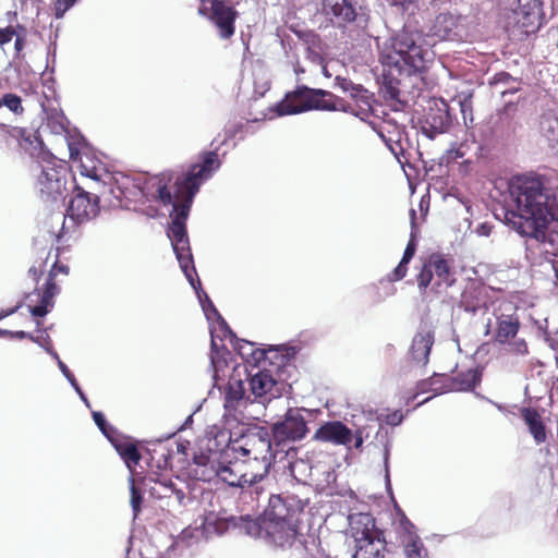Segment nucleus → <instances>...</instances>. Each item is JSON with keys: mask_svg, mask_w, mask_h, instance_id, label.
Wrapping results in <instances>:
<instances>
[{"mask_svg": "<svg viewBox=\"0 0 558 558\" xmlns=\"http://www.w3.org/2000/svg\"><path fill=\"white\" fill-rule=\"evenodd\" d=\"M278 116L296 114L310 110H347L340 97L324 89L302 87L289 95L276 107Z\"/></svg>", "mask_w": 558, "mask_h": 558, "instance_id": "423d86ee", "label": "nucleus"}, {"mask_svg": "<svg viewBox=\"0 0 558 558\" xmlns=\"http://www.w3.org/2000/svg\"><path fill=\"white\" fill-rule=\"evenodd\" d=\"M409 263H404L402 259L399 265L393 269L392 275L390 277L391 281L401 280L407 275V265Z\"/></svg>", "mask_w": 558, "mask_h": 558, "instance_id": "79ce46f5", "label": "nucleus"}, {"mask_svg": "<svg viewBox=\"0 0 558 558\" xmlns=\"http://www.w3.org/2000/svg\"><path fill=\"white\" fill-rule=\"evenodd\" d=\"M56 291H57V287H56L52 278L50 277L48 279L47 283H46V289H45L44 294L41 296L43 303L49 304L50 301L52 300V298L54 296Z\"/></svg>", "mask_w": 558, "mask_h": 558, "instance_id": "a19ab883", "label": "nucleus"}, {"mask_svg": "<svg viewBox=\"0 0 558 558\" xmlns=\"http://www.w3.org/2000/svg\"><path fill=\"white\" fill-rule=\"evenodd\" d=\"M386 543L379 536L355 543L353 558H385Z\"/></svg>", "mask_w": 558, "mask_h": 558, "instance_id": "bb28decb", "label": "nucleus"}, {"mask_svg": "<svg viewBox=\"0 0 558 558\" xmlns=\"http://www.w3.org/2000/svg\"><path fill=\"white\" fill-rule=\"evenodd\" d=\"M12 338H16V339H25V338H28L31 339L32 341H38L37 339H35L34 336H32L31 333L28 332H25V331H13V337Z\"/></svg>", "mask_w": 558, "mask_h": 558, "instance_id": "603ef678", "label": "nucleus"}, {"mask_svg": "<svg viewBox=\"0 0 558 558\" xmlns=\"http://www.w3.org/2000/svg\"><path fill=\"white\" fill-rule=\"evenodd\" d=\"M100 432L107 437V439L114 447L121 459L124 461L126 468L131 473L134 472L135 466L142 459V456L137 449L136 442L120 434L111 424L110 421H95Z\"/></svg>", "mask_w": 558, "mask_h": 558, "instance_id": "9b49d317", "label": "nucleus"}, {"mask_svg": "<svg viewBox=\"0 0 558 558\" xmlns=\"http://www.w3.org/2000/svg\"><path fill=\"white\" fill-rule=\"evenodd\" d=\"M478 145L474 142H463L459 144L457 147H452L447 151V160L456 161L458 159L464 158L469 155L472 149H477Z\"/></svg>", "mask_w": 558, "mask_h": 558, "instance_id": "7c9ffc66", "label": "nucleus"}, {"mask_svg": "<svg viewBox=\"0 0 558 558\" xmlns=\"http://www.w3.org/2000/svg\"><path fill=\"white\" fill-rule=\"evenodd\" d=\"M70 384L72 385V387L75 389V391L80 395V397L82 398V400H84L86 402V398L83 393V391L81 390L74 375L71 373L69 377H65Z\"/></svg>", "mask_w": 558, "mask_h": 558, "instance_id": "8fccbe9b", "label": "nucleus"}, {"mask_svg": "<svg viewBox=\"0 0 558 558\" xmlns=\"http://www.w3.org/2000/svg\"><path fill=\"white\" fill-rule=\"evenodd\" d=\"M300 513L294 498L272 495L260 517H232L230 522L248 536L263 538L274 547L286 548L292 546L299 535Z\"/></svg>", "mask_w": 558, "mask_h": 558, "instance_id": "7ed1b4c3", "label": "nucleus"}, {"mask_svg": "<svg viewBox=\"0 0 558 558\" xmlns=\"http://www.w3.org/2000/svg\"><path fill=\"white\" fill-rule=\"evenodd\" d=\"M46 351L52 356V359H54L57 361V363L59 364V361L60 357L58 355V353L51 348V347H46Z\"/></svg>", "mask_w": 558, "mask_h": 558, "instance_id": "13d9d810", "label": "nucleus"}, {"mask_svg": "<svg viewBox=\"0 0 558 558\" xmlns=\"http://www.w3.org/2000/svg\"><path fill=\"white\" fill-rule=\"evenodd\" d=\"M193 420H190V421H185L184 425H182L179 430L180 432H185L189 427H191V425L193 424Z\"/></svg>", "mask_w": 558, "mask_h": 558, "instance_id": "052dcab7", "label": "nucleus"}, {"mask_svg": "<svg viewBox=\"0 0 558 558\" xmlns=\"http://www.w3.org/2000/svg\"><path fill=\"white\" fill-rule=\"evenodd\" d=\"M217 348H218V344L216 341V336H215L214 331H211V350L215 351V350H217Z\"/></svg>", "mask_w": 558, "mask_h": 558, "instance_id": "e2e57ef3", "label": "nucleus"}, {"mask_svg": "<svg viewBox=\"0 0 558 558\" xmlns=\"http://www.w3.org/2000/svg\"><path fill=\"white\" fill-rule=\"evenodd\" d=\"M393 2L396 4H401L402 7H404L407 3L413 2V0H393Z\"/></svg>", "mask_w": 558, "mask_h": 558, "instance_id": "338daca9", "label": "nucleus"}, {"mask_svg": "<svg viewBox=\"0 0 558 558\" xmlns=\"http://www.w3.org/2000/svg\"><path fill=\"white\" fill-rule=\"evenodd\" d=\"M436 108H430L425 118L424 132L433 138L436 134L442 133L450 124L448 105L445 101L435 102Z\"/></svg>", "mask_w": 558, "mask_h": 558, "instance_id": "6ab92c4d", "label": "nucleus"}, {"mask_svg": "<svg viewBox=\"0 0 558 558\" xmlns=\"http://www.w3.org/2000/svg\"><path fill=\"white\" fill-rule=\"evenodd\" d=\"M350 98L354 104H349L344 99L340 98L343 107L348 110H341L342 112L353 114L361 120H366L371 117L372 109V94L360 84H354L350 92Z\"/></svg>", "mask_w": 558, "mask_h": 558, "instance_id": "2eb2a0df", "label": "nucleus"}, {"mask_svg": "<svg viewBox=\"0 0 558 558\" xmlns=\"http://www.w3.org/2000/svg\"><path fill=\"white\" fill-rule=\"evenodd\" d=\"M555 206V195L541 177L521 174L509 180L505 206L495 216L521 236L529 239L527 250L547 258L555 255V244L548 234Z\"/></svg>", "mask_w": 558, "mask_h": 558, "instance_id": "f03ea898", "label": "nucleus"}, {"mask_svg": "<svg viewBox=\"0 0 558 558\" xmlns=\"http://www.w3.org/2000/svg\"><path fill=\"white\" fill-rule=\"evenodd\" d=\"M260 456L256 453L252 457V450L241 447L239 454H241V461L243 473H245V480L247 481V487L262 481L269 472L270 462V442L266 439H260Z\"/></svg>", "mask_w": 558, "mask_h": 558, "instance_id": "9d476101", "label": "nucleus"}, {"mask_svg": "<svg viewBox=\"0 0 558 558\" xmlns=\"http://www.w3.org/2000/svg\"><path fill=\"white\" fill-rule=\"evenodd\" d=\"M68 146H69L70 158L73 160H76L78 158V150L71 143H69Z\"/></svg>", "mask_w": 558, "mask_h": 558, "instance_id": "6e6d98bb", "label": "nucleus"}, {"mask_svg": "<svg viewBox=\"0 0 558 558\" xmlns=\"http://www.w3.org/2000/svg\"><path fill=\"white\" fill-rule=\"evenodd\" d=\"M527 430L533 435L536 442H543L546 439V427L543 421H525Z\"/></svg>", "mask_w": 558, "mask_h": 558, "instance_id": "473e14b6", "label": "nucleus"}, {"mask_svg": "<svg viewBox=\"0 0 558 558\" xmlns=\"http://www.w3.org/2000/svg\"><path fill=\"white\" fill-rule=\"evenodd\" d=\"M0 337H13V331L7 329H0Z\"/></svg>", "mask_w": 558, "mask_h": 558, "instance_id": "680f3d73", "label": "nucleus"}, {"mask_svg": "<svg viewBox=\"0 0 558 558\" xmlns=\"http://www.w3.org/2000/svg\"><path fill=\"white\" fill-rule=\"evenodd\" d=\"M244 387L241 380H232L229 383V389L226 393L225 408L229 415L241 413V408H245L247 400L244 398Z\"/></svg>", "mask_w": 558, "mask_h": 558, "instance_id": "cd10ccee", "label": "nucleus"}, {"mask_svg": "<svg viewBox=\"0 0 558 558\" xmlns=\"http://www.w3.org/2000/svg\"><path fill=\"white\" fill-rule=\"evenodd\" d=\"M544 13L539 0H514L502 12V23L510 36L523 39L542 25Z\"/></svg>", "mask_w": 558, "mask_h": 558, "instance_id": "0eeeda50", "label": "nucleus"}, {"mask_svg": "<svg viewBox=\"0 0 558 558\" xmlns=\"http://www.w3.org/2000/svg\"><path fill=\"white\" fill-rule=\"evenodd\" d=\"M19 307H20V305H16L13 308L0 311V320L5 318V317H8V316H10V315H12L13 313H15Z\"/></svg>", "mask_w": 558, "mask_h": 558, "instance_id": "5fc2aeb1", "label": "nucleus"}, {"mask_svg": "<svg viewBox=\"0 0 558 558\" xmlns=\"http://www.w3.org/2000/svg\"><path fill=\"white\" fill-rule=\"evenodd\" d=\"M335 85L339 87L341 90L349 93L354 83L350 80H347L341 76H337L335 80Z\"/></svg>", "mask_w": 558, "mask_h": 558, "instance_id": "a18cd8bd", "label": "nucleus"}, {"mask_svg": "<svg viewBox=\"0 0 558 558\" xmlns=\"http://www.w3.org/2000/svg\"><path fill=\"white\" fill-rule=\"evenodd\" d=\"M402 543L407 558H423L424 547L417 534H411L409 538H403Z\"/></svg>", "mask_w": 558, "mask_h": 558, "instance_id": "c756f323", "label": "nucleus"}, {"mask_svg": "<svg viewBox=\"0 0 558 558\" xmlns=\"http://www.w3.org/2000/svg\"><path fill=\"white\" fill-rule=\"evenodd\" d=\"M306 433L305 421H278L272 427V435L278 444L286 440H300Z\"/></svg>", "mask_w": 558, "mask_h": 558, "instance_id": "5701e85b", "label": "nucleus"}, {"mask_svg": "<svg viewBox=\"0 0 558 558\" xmlns=\"http://www.w3.org/2000/svg\"><path fill=\"white\" fill-rule=\"evenodd\" d=\"M501 78H508V74L506 73H501L497 76V81H496V84H498L499 82H501Z\"/></svg>", "mask_w": 558, "mask_h": 558, "instance_id": "774afa93", "label": "nucleus"}, {"mask_svg": "<svg viewBox=\"0 0 558 558\" xmlns=\"http://www.w3.org/2000/svg\"><path fill=\"white\" fill-rule=\"evenodd\" d=\"M362 444H363V439H362V437H361L360 435H357V436L355 437V444H354V447H355V448H360V447L362 446Z\"/></svg>", "mask_w": 558, "mask_h": 558, "instance_id": "0e129e2a", "label": "nucleus"}, {"mask_svg": "<svg viewBox=\"0 0 558 558\" xmlns=\"http://www.w3.org/2000/svg\"><path fill=\"white\" fill-rule=\"evenodd\" d=\"M505 351L508 354L515 356H524L529 353L526 341L518 336L512 338L509 342H505Z\"/></svg>", "mask_w": 558, "mask_h": 558, "instance_id": "2f4dec72", "label": "nucleus"}, {"mask_svg": "<svg viewBox=\"0 0 558 558\" xmlns=\"http://www.w3.org/2000/svg\"><path fill=\"white\" fill-rule=\"evenodd\" d=\"M350 532L354 542L378 536L375 521L369 513H353L349 515Z\"/></svg>", "mask_w": 558, "mask_h": 558, "instance_id": "412c9836", "label": "nucleus"}, {"mask_svg": "<svg viewBox=\"0 0 558 558\" xmlns=\"http://www.w3.org/2000/svg\"><path fill=\"white\" fill-rule=\"evenodd\" d=\"M497 407L500 410L502 415H508V414L518 415V414H521L523 418H529V420L541 418L542 417V413H539L537 410L532 409V408H517V407H513L512 411H507V410H504L500 405H497Z\"/></svg>", "mask_w": 558, "mask_h": 558, "instance_id": "f704fd0d", "label": "nucleus"}, {"mask_svg": "<svg viewBox=\"0 0 558 558\" xmlns=\"http://www.w3.org/2000/svg\"><path fill=\"white\" fill-rule=\"evenodd\" d=\"M415 248L416 247H415L414 241L410 240L408 245H407V247H405V251L403 253V257H402V260L404 263H409L412 259V257H413V255L415 253Z\"/></svg>", "mask_w": 558, "mask_h": 558, "instance_id": "49530a36", "label": "nucleus"}, {"mask_svg": "<svg viewBox=\"0 0 558 558\" xmlns=\"http://www.w3.org/2000/svg\"><path fill=\"white\" fill-rule=\"evenodd\" d=\"M470 21L468 16L449 12L436 16L430 34L444 40H462L468 37Z\"/></svg>", "mask_w": 558, "mask_h": 558, "instance_id": "f8f14e48", "label": "nucleus"}, {"mask_svg": "<svg viewBox=\"0 0 558 558\" xmlns=\"http://www.w3.org/2000/svg\"><path fill=\"white\" fill-rule=\"evenodd\" d=\"M98 211V197L78 189L69 203L59 236L73 232L80 225L95 218Z\"/></svg>", "mask_w": 558, "mask_h": 558, "instance_id": "6e6552de", "label": "nucleus"}, {"mask_svg": "<svg viewBox=\"0 0 558 558\" xmlns=\"http://www.w3.org/2000/svg\"><path fill=\"white\" fill-rule=\"evenodd\" d=\"M253 343L247 341H242V344L235 345L234 349L238 350L239 354L243 357H247L248 355H252L253 360L256 362H259L262 357H264V352H254L252 350Z\"/></svg>", "mask_w": 558, "mask_h": 558, "instance_id": "e433bc0d", "label": "nucleus"}, {"mask_svg": "<svg viewBox=\"0 0 558 558\" xmlns=\"http://www.w3.org/2000/svg\"><path fill=\"white\" fill-rule=\"evenodd\" d=\"M48 305L49 304L41 302L39 305L31 307L32 315L37 316V317L45 316L48 313V308H47Z\"/></svg>", "mask_w": 558, "mask_h": 558, "instance_id": "de8ad7c7", "label": "nucleus"}, {"mask_svg": "<svg viewBox=\"0 0 558 558\" xmlns=\"http://www.w3.org/2000/svg\"><path fill=\"white\" fill-rule=\"evenodd\" d=\"M15 35V31L12 27H5L0 29V46H3L12 40Z\"/></svg>", "mask_w": 558, "mask_h": 558, "instance_id": "c03bdc74", "label": "nucleus"}, {"mask_svg": "<svg viewBox=\"0 0 558 558\" xmlns=\"http://www.w3.org/2000/svg\"><path fill=\"white\" fill-rule=\"evenodd\" d=\"M250 387L255 398L260 399L259 402L265 405L266 402L280 397L283 384L279 383L270 371L263 369L251 376Z\"/></svg>", "mask_w": 558, "mask_h": 558, "instance_id": "4468645a", "label": "nucleus"}, {"mask_svg": "<svg viewBox=\"0 0 558 558\" xmlns=\"http://www.w3.org/2000/svg\"><path fill=\"white\" fill-rule=\"evenodd\" d=\"M520 322L513 315H500L497 317V326L495 331V341L499 344L509 342L518 336Z\"/></svg>", "mask_w": 558, "mask_h": 558, "instance_id": "a878e982", "label": "nucleus"}, {"mask_svg": "<svg viewBox=\"0 0 558 558\" xmlns=\"http://www.w3.org/2000/svg\"><path fill=\"white\" fill-rule=\"evenodd\" d=\"M21 148L36 159L33 172L37 178V187L43 195L54 196L60 194L64 182L61 178L62 166L57 165L56 158L43 148V143L37 136L24 137Z\"/></svg>", "mask_w": 558, "mask_h": 558, "instance_id": "39448f33", "label": "nucleus"}, {"mask_svg": "<svg viewBox=\"0 0 558 558\" xmlns=\"http://www.w3.org/2000/svg\"><path fill=\"white\" fill-rule=\"evenodd\" d=\"M315 439L348 446L352 441V432L341 421H327L316 430Z\"/></svg>", "mask_w": 558, "mask_h": 558, "instance_id": "a211bd4d", "label": "nucleus"}, {"mask_svg": "<svg viewBox=\"0 0 558 558\" xmlns=\"http://www.w3.org/2000/svg\"><path fill=\"white\" fill-rule=\"evenodd\" d=\"M243 466L240 457H236L234 460L222 459L219 480L227 483L229 486L246 487L247 481L242 470Z\"/></svg>", "mask_w": 558, "mask_h": 558, "instance_id": "b1692460", "label": "nucleus"}, {"mask_svg": "<svg viewBox=\"0 0 558 558\" xmlns=\"http://www.w3.org/2000/svg\"><path fill=\"white\" fill-rule=\"evenodd\" d=\"M197 441L207 451H221L230 441V433L214 424L207 427L201 436H197Z\"/></svg>", "mask_w": 558, "mask_h": 558, "instance_id": "4be33fe9", "label": "nucleus"}, {"mask_svg": "<svg viewBox=\"0 0 558 558\" xmlns=\"http://www.w3.org/2000/svg\"><path fill=\"white\" fill-rule=\"evenodd\" d=\"M70 384L72 385V387L75 389V391L80 395V397L82 398V400H84L86 402V398L83 393V391L81 390L74 375L71 373L69 377H65Z\"/></svg>", "mask_w": 558, "mask_h": 558, "instance_id": "3c124183", "label": "nucleus"}, {"mask_svg": "<svg viewBox=\"0 0 558 558\" xmlns=\"http://www.w3.org/2000/svg\"><path fill=\"white\" fill-rule=\"evenodd\" d=\"M434 343V333L428 328H422L413 338L411 356L417 363L425 365L428 361L430 349Z\"/></svg>", "mask_w": 558, "mask_h": 558, "instance_id": "393cba45", "label": "nucleus"}, {"mask_svg": "<svg viewBox=\"0 0 558 558\" xmlns=\"http://www.w3.org/2000/svg\"><path fill=\"white\" fill-rule=\"evenodd\" d=\"M130 481H131V506L134 511V515H136L140 511V504L142 500V496H141L140 492L136 489L132 477Z\"/></svg>", "mask_w": 558, "mask_h": 558, "instance_id": "ea45409f", "label": "nucleus"}, {"mask_svg": "<svg viewBox=\"0 0 558 558\" xmlns=\"http://www.w3.org/2000/svg\"><path fill=\"white\" fill-rule=\"evenodd\" d=\"M3 106L15 114H21L24 111L22 99L15 94H5L3 96Z\"/></svg>", "mask_w": 558, "mask_h": 558, "instance_id": "c9c22d12", "label": "nucleus"}, {"mask_svg": "<svg viewBox=\"0 0 558 558\" xmlns=\"http://www.w3.org/2000/svg\"><path fill=\"white\" fill-rule=\"evenodd\" d=\"M198 13L209 19L218 28L223 39L234 34L235 10L225 0H202Z\"/></svg>", "mask_w": 558, "mask_h": 558, "instance_id": "1a4fd4ad", "label": "nucleus"}, {"mask_svg": "<svg viewBox=\"0 0 558 558\" xmlns=\"http://www.w3.org/2000/svg\"><path fill=\"white\" fill-rule=\"evenodd\" d=\"M14 46H15V49H16L17 51H21V50L23 49V46H24V41H23V39H22V38H20V37H17V38L15 39V44H14Z\"/></svg>", "mask_w": 558, "mask_h": 558, "instance_id": "bf43d9fd", "label": "nucleus"}, {"mask_svg": "<svg viewBox=\"0 0 558 558\" xmlns=\"http://www.w3.org/2000/svg\"><path fill=\"white\" fill-rule=\"evenodd\" d=\"M60 371L62 372V374L65 376V377H69L70 374H71V371L68 368V366L62 362V361H59V364H58Z\"/></svg>", "mask_w": 558, "mask_h": 558, "instance_id": "4d7b16f0", "label": "nucleus"}, {"mask_svg": "<svg viewBox=\"0 0 558 558\" xmlns=\"http://www.w3.org/2000/svg\"><path fill=\"white\" fill-rule=\"evenodd\" d=\"M477 372L475 369H468L457 374L454 377L438 375L433 378L432 385L436 381L444 384V388H433L436 393H444L449 391H469L475 388L478 383Z\"/></svg>", "mask_w": 558, "mask_h": 558, "instance_id": "dca6fc26", "label": "nucleus"}, {"mask_svg": "<svg viewBox=\"0 0 558 558\" xmlns=\"http://www.w3.org/2000/svg\"><path fill=\"white\" fill-rule=\"evenodd\" d=\"M219 167L218 154L209 151L204 154L203 163L193 165L189 173L181 179L178 178L171 186L169 183L172 178L168 174L150 178L145 175H137L135 178L123 175L120 181H117V191L112 190L111 192L120 201V205L125 207H129V203L138 202L142 198L158 201L163 205L172 206V223L168 230V236L180 267L191 286L195 289L207 318L210 319L211 314L216 316L223 338H229L232 343L235 338L234 333L219 315L208 295L204 291H198L201 282L199 280L195 281L193 277L196 271L193 266V257L185 227V220L199 185L204 180L209 179Z\"/></svg>", "mask_w": 558, "mask_h": 558, "instance_id": "f257e3e1", "label": "nucleus"}, {"mask_svg": "<svg viewBox=\"0 0 558 558\" xmlns=\"http://www.w3.org/2000/svg\"><path fill=\"white\" fill-rule=\"evenodd\" d=\"M433 274L434 272L429 264L423 266L421 272L417 276V282L421 289H426L429 286L433 279Z\"/></svg>", "mask_w": 558, "mask_h": 558, "instance_id": "4c0bfd02", "label": "nucleus"}, {"mask_svg": "<svg viewBox=\"0 0 558 558\" xmlns=\"http://www.w3.org/2000/svg\"><path fill=\"white\" fill-rule=\"evenodd\" d=\"M323 13L335 17L339 23L356 21L360 26H365L367 16L362 12L360 0H323Z\"/></svg>", "mask_w": 558, "mask_h": 558, "instance_id": "ddd939ff", "label": "nucleus"}, {"mask_svg": "<svg viewBox=\"0 0 558 558\" xmlns=\"http://www.w3.org/2000/svg\"><path fill=\"white\" fill-rule=\"evenodd\" d=\"M283 418L290 420V418H296L293 414V411L289 409L287 413L284 414Z\"/></svg>", "mask_w": 558, "mask_h": 558, "instance_id": "69168bd1", "label": "nucleus"}, {"mask_svg": "<svg viewBox=\"0 0 558 558\" xmlns=\"http://www.w3.org/2000/svg\"><path fill=\"white\" fill-rule=\"evenodd\" d=\"M76 0H57L54 2V15L57 19L63 17L65 12L74 5Z\"/></svg>", "mask_w": 558, "mask_h": 558, "instance_id": "58836bf2", "label": "nucleus"}, {"mask_svg": "<svg viewBox=\"0 0 558 558\" xmlns=\"http://www.w3.org/2000/svg\"><path fill=\"white\" fill-rule=\"evenodd\" d=\"M421 35L407 29L384 41L380 58L384 64L402 69L404 65L414 72L425 69L427 51L420 45Z\"/></svg>", "mask_w": 558, "mask_h": 558, "instance_id": "20e7f679", "label": "nucleus"}, {"mask_svg": "<svg viewBox=\"0 0 558 558\" xmlns=\"http://www.w3.org/2000/svg\"><path fill=\"white\" fill-rule=\"evenodd\" d=\"M459 104L461 113L463 116L464 123L466 124L468 119L470 121L473 120L472 118V95L471 94H461L456 99Z\"/></svg>", "mask_w": 558, "mask_h": 558, "instance_id": "72a5a7b5", "label": "nucleus"}, {"mask_svg": "<svg viewBox=\"0 0 558 558\" xmlns=\"http://www.w3.org/2000/svg\"><path fill=\"white\" fill-rule=\"evenodd\" d=\"M428 264L440 281L445 282L447 286H451L454 282L456 279L451 266L441 255H432Z\"/></svg>", "mask_w": 558, "mask_h": 558, "instance_id": "c85d7f7f", "label": "nucleus"}, {"mask_svg": "<svg viewBox=\"0 0 558 558\" xmlns=\"http://www.w3.org/2000/svg\"><path fill=\"white\" fill-rule=\"evenodd\" d=\"M35 339H37L38 341H35L36 343H38L39 345H41L45 350H46V347H51L50 345V339L48 336L46 337H35Z\"/></svg>", "mask_w": 558, "mask_h": 558, "instance_id": "864d4df0", "label": "nucleus"}, {"mask_svg": "<svg viewBox=\"0 0 558 558\" xmlns=\"http://www.w3.org/2000/svg\"><path fill=\"white\" fill-rule=\"evenodd\" d=\"M538 133L548 148L558 155V111L550 110L541 116Z\"/></svg>", "mask_w": 558, "mask_h": 558, "instance_id": "aec40b11", "label": "nucleus"}, {"mask_svg": "<svg viewBox=\"0 0 558 558\" xmlns=\"http://www.w3.org/2000/svg\"><path fill=\"white\" fill-rule=\"evenodd\" d=\"M490 231L492 227L486 222L478 225L475 229V233L480 236H488L490 234Z\"/></svg>", "mask_w": 558, "mask_h": 558, "instance_id": "09e8293b", "label": "nucleus"}, {"mask_svg": "<svg viewBox=\"0 0 558 558\" xmlns=\"http://www.w3.org/2000/svg\"><path fill=\"white\" fill-rule=\"evenodd\" d=\"M400 527L403 532L402 539L409 538L411 534H416L415 526L407 518L401 519Z\"/></svg>", "mask_w": 558, "mask_h": 558, "instance_id": "37998d69", "label": "nucleus"}, {"mask_svg": "<svg viewBox=\"0 0 558 558\" xmlns=\"http://www.w3.org/2000/svg\"><path fill=\"white\" fill-rule=\"evenodd\" d=\"M208 454H201L194 458V476L204 482L219 478L222 459L220 451H208Z\"/></svg>", "mask_w": 558, "mask_h": 558, "instance_id": "f3484780", "label": "nucleus"}]
</instances>
